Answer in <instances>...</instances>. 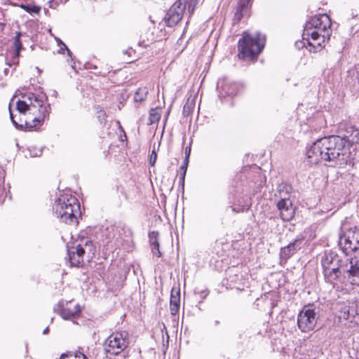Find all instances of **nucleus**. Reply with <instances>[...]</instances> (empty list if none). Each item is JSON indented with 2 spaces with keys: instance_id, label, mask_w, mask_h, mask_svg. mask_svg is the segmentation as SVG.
<instances>
[{
  "instance_id": "nucleus-5",
  "label": "nucleus",
  "mask_w": 359,
  "mask_h": 359,
  "mask_svg": "<svg viewBox=\"0 0 359 359\" xmlns=\"http://www.w3.org/2000/svg\"><path fill=\"white\" fill-rule=\"evenodd\" d=\"M96 252V248L91 238L79 234L72 246H67L68 261L71 266H80L84 262V257L92 259Z\"/></svg>"
},
{
  "instance_id": "nucleus-22",
  "label": "nucleus",
  "mask_w": 359,
  "mask_h": 359,
  "mask_svg": "<svg viewBox=\"0 0 359 359\" xmlns=\"http://www.w3.org/2000/svg\"><path fill=\"white\" fill-rule=\"evenodd\" d=\"M226 276L231 286L240 290L243 276L238 269L234 266L229 268L226 271Z\"/></svg>"
},
{
  "instance_id": "nucleus-14",
  "label": "nucleus",
  "mask_w": 359,
  "mask_h": 359,
  "mask_svg": "<svg viewBox=\"0 0 359 359\" xmlns=\"http://www.w3.org/2000/svg\"><path fill=\"white\" fill-rule=\"evenodd\" d=\"M53 310L64 320L76 319L81 313L80 306L78 304H74L72 301L66 302L60 301L54 306Z\"/></svg>"
},
{
  "instance_id": "nucleus-30",
  "label": "nucleus",
  "mask_w": 359,
  "mask_h": 359,
  "mask_svg": "<svg viewBox=\"0 0 359 359\" xmlns=\"http://www.w3.org/2000/svg\"><path fill=\"white\" fill-rule=\"evenodd\" d=\"M148 90L146 87L139 88L135 93L134 101L136 102H142L147 98Z\"/></svg>"
},
{
  "instance_id": "nucleus-16",
  "label": "nucleus",
  "mask_w": 359,
  "mask_h": 359,
  "mask_svg": "<svg viewBox=\"0 0 359 359\" xmlns=\"http://www.w3.org/2000/svg\"><path fill=\"white\" fill-rule=\"evenodd\" d=\"M50 106L49 104L45 105L44 103L41 104V107H38L36 111L38 114L36 116L33 118L32 121H25L23 122L25 131H32L37 130L39 126H41L46 117L49 116L50 112Z\"/></svg>"
},
{
  "instance_id": "nucleus-15",
  "label": "nucleus",
  "mask_w": 359,
  "mask_h": 359,
  "mask_svg": "<svg viewBox=\"0 0 359 359\" xmlns=\"http://www.w3.org/2000/svg\"><path fill=\"white\" fill-rule=\"evenodd\" d=\"M331 19L327 14H319L311 17L304 25L306 30L316 29L321 32H330Z\"/></svg>"
},
{
  "instance_id": "nucleus-1",
  "label": "nucleus",
  "mask_w": 359,
  "mask_h": 359,
  "mask_svg": "<svg viewBox=\"0 0 359 359\" xmlns=\"http://www.w3.org/2000/svg\"><path fill=\"white\" fill-rule=\"evenodd\" d=\"M266 177L262 168L253 164L245 166L231 180L229 187V199L238 202H261L271 200V194H262Z\"/></svg>"
},
{
  "instance_id": "nucleus-36",
  "label": "nucleus",
  "mask_w": 359,
  "mask_h": 359,
  "mask_svg": "<svg viewBox=\"0 0 359 359\" xmlns=\"http://www.w3.org/2000/svg\"><path fill=\"white\" fill-rule=\"evenodd\" d=\"M22 8H23L27 12L29 13L39 14L41 11V7L38 6L22 5Z\"/></svg>"
},
{
  "instance_id": "nucleus-42",
  "label": "nucleus",
  "mask_w": 359,
  "mask_h": 359,
  "mask_svg": "<svg viewBox=\"0 0 359 359\" xmlns=\"http://www.w3.org/2000/svg\"><path fill=\"white\" fill-rule=\"evenodd\" d=\"M295 46L298 49L303 48L304 47L306 48V46H307L306 41L304 40L303 39L302 41H297L295 42Z\"/></svg>"
},
{
  "instance_id": "nucleus-2",
  "label": "nucleus",
  "mask_w": 359,
  "mask_h": 359,
  "mask_svg": "<svg viewBox=\"0 0 359 359\" xmlns=\"http://www.w3.org/2000/svg\"><path fill=\"white\" fill-rule=\"evenodd\" d=\"M306 156L311 164L327 162L329 166L345 168L351 163V151L333 135L317 139L307 149Z\"/></svg>"
},
{
  "instance_id": "nucleus-29",
  "label": "nucleus",
  "mask_w": 359,
  "mask_h": 359,
  "mask_svg": "<svg viewBox=\"0 0 359 359\" xmlns=\"http://www.w3.org/2000/svg\"><path fill=\"white\" fill-rule=\"evenodd\" d=\"M195 107V100L194 98H191V96L189 97L183 107L182 109V115L184 117L190 116Z\"/></svg>"
},
{
  "instance_id": "nucleus-40",
  "label": "nucleus",
  "mask_w": 359,
  "mask_h": 359,
  "mask_svg": "<svg viewBox=\"0 0 359 359\" xmlns=\"http://www.w3.org/2000/svg\"><path fill=\"white\" fill-rule=\"evenodd\" d=\"M157 158V154L154 149L152 150L149 156V164L151 166H154Z\"/></svg>"
},
{
  "instance_id": "nucleus-4",
  "label": "nucleus",
  "mask_w": 359,
  "mask_h": 359,
  "mask_svg": "<svg viewBox=\"0 0 359 359\" xmlns=\"http://www.w3.org/2000/svg\"><path fill=\"white\" fill-rule=\"evenodd\" d=\"M266 41V36L260 32L255 35L243 32L242 37L238 41V54L239 60L255 62L262 52Z\"/></svg>"
},
{
  "instance_id": "nucleus-28",
  "label": "nucleus",
  "mask_w": 359,
  "mask_h": 359,
  "mask_svg": "<svg viewBox=\"0 0 359 359\" xmlns=\"http://www.w3.org/2000/svg\"><path fill=\"white\" fill-rule=\"evenodd\" d=\"M325 42H322V39L320 40H308L306 41L307 46L306 48L311 53H318L325 46Z\"/></svg>"
},
{
  "instance_id": "nucleus-37",
  "label": "nucleus",
  "mask_w": 359,
  "mask_h": 359,
  "mask_svg": "<svg viewBox=\"0 0 359 359\" xmlns=\"http://www.w3.org/2000/svg\"><path fill=\"white\" fill-rule=\"evenodd\" d=\"M57 45L60 47V50H58L59 53H63L65 50H67V55L69 57H72V53L71 50L68 48V47L66 46L65 43L62 41L61 39H57Z\"/></svg>"
},
{
  "instance_id": "nucleus-51",
  "label": "nucleus",
  "mask_w": 359,
  "mask_h": 359,
  "mask_svg": "<svg viewBox=\"0 0 359 359\" xmlns=\"http://www.w3.org/2000/svg\"><path fill=\"white\" fill-rule=\"evenodd\" d=\"M8 68H6V69H4V73H5V74H8Z\"/></svg>"
},
{
  "instance_id": "nucleus-41",
  "label": "nucleus",
  "mask_w": 359,
  "mask_h": 359,
  "mask_svg": "<svg viewBox=\"0 0 359 359\" xmlns=\"http://www.w3.org/2000/svg\"><path fill=\"white\" fill-rule=\"evenodd\" d=\"M152 42L150 41L149 39H141L139 42H138V46L140 47H142V48H148L150 44H151Z\"/></svg>"
},
{
  "instance_id": "nucleus-48",
  "label": "nucleus",
  "mask_w": 359,
  "mask_h": 359,
  "mask_svg": "<svg viewBox=\"0 0 359 359\" xmlns=\"http://www.w3.org/2000/svg\"><path fill=\"white\" fill-rule=\"evenodd\" d=\"M170 108L168 110L167 113H166V115H165V121L167 120L168 116H169V114H170Z\"/></svg>"
},
{
  "instance_id": "nucleus-35",
  "label": "nucleus",
  "mask_w": 359,
  "mask_h": 359,
  "mask_svg": "<svg viewBox=\"0 0 359 359\" xmlns=\"http://www.w3.org/2000/svg\"><path fill=\"white\" fill-rule=\"evenodd\" d=\"M187 168H188V165H184V164H182V165L180 168V175L179 183L182 186H184V180H185V176H186Z\"/></svg>"
},
{
  "instance_id": "nucleus-43",
  "label": "nucleus",
  "mask_w": 359,
  "mask_h": 359,
  "mask_svg": "<svg viewBox=\"0 0 359 359\" xmlns=\"http://www.w3.org/2000/svg\"><path fill=\"white\" fill-rule=\"evenodd\" d=\"M191 151V144L190 143L189 146L185 147V150H184L185 156L190 157Z\"/></svg>"
},
{
  "instance_id": "nucleus-44",
  "label": "nucleus",
  "mask_w": 359,
  "mask_h": 359,
  "mask_svg": "<svg viewBox=\"0 0 359 359\" xmlns=\"http://www.w3.org/2000/svg\"><path fill=\"white\" fill-rule=\"evenodd\" d=\"M189 162V157L184 156L182 164L188 165Z\"/></svg>"
},
{
  "instance_id": "nucleus-8",
  "label": "nucleus",
  "mask_w": 359,
  "mask_h": 359,
  "mask_svg": "<svg viewBox=\"0 0 359 359\" xmlns=\"http://www.w3.org/2000/svg\"><path fill=\"white\" fill-rule=\"evenodd\" d=\"M20 96L22 99L16 102V109L22 114H25L27 111L35 114L37 107H41L48 100L47 95L43 92L37 93L27 91L21 93Z\"/></svg>"
},
{
  "instance_id": "nucleus-46",
  "label": "nucleus",
  "mask_w": 359,
  "mask_h": 359,
  "mask_svg": "<svg viewBox=\"0 0 359 359\" xmlns=\"http://www.w3.org/2000/svg\"><path fill=\"white\" fill-rule=\"evenodd\" d=\"M67 356V354L66 353H62L60 356V359H65V358Z\"/></svg>"
},
{
  "instance_id": "nucleus-17",
  "label": "nucleus",
  "mask_w": 359,
  "mask_h": 359,
  "mask_svg": "<svg viewBox=\"0 0 359 359\" xmlns=\"http://www.w3.org/2000/svg\"><path fill=\"white\" fill-rule=\"evenodd\" d=\"M26 33L18 32L16 33L13 38V43L11 46L10 54L11 58H7L6 64L11 67L13 65L17 66L19 65V57L20 56L21 50H24L22 41L21 40L22 36H26Z\"/></svg>"
},
{
  "instance_id": "nucleus-53",
  "label": "nucleus",
  "mask_w": 359,
  "mask_h": 359,
  "mask_svg": "<svg viewBox=\"0 0 359 359\" xmlns=\"http://www.w3.org/2000/svg\"><path fill=\"white\" fill-rule=\"evenodd\" d=\"M318 121H320V122H323V119L322 118H318Z\"/></svg>"
},
{
  "instance_id": "nucleus-31",
  "label": "nucleus",
  "mask_w": 359,
  "mask_h": 359,
  "mask_svg": "<svg viewBox=\"0 0 359 359\" xmlns=\"http://www.w3.org/2000/svg\"><path fill=\"white\" fill-rule=\"evenodd\" d=\"M160 118L161 115L158 113V109L157 108H152L149 110L147 125L150 126L154 123H158Z\"/></svg>"
},
{
  "instance_id": "nucleus-20",
  "label": "nucleus",
  "mask_w": 359,
  "mask_h": 359,
  "mask_svg": "<svg viewBox=\"0 0 359 359\" xmlns=\"http://www.w3.org/2000/svg\"><path fill=\"white\" fill-rule=\"evenodd\" d=\"M252 0H239L233 18L234 25L240 23L243 18H249L251 15Z\"/></svg>"
},
{
  "instance_id": "nucleus-19",
  "label": "nucleus",
  "mask_w": 359,
  "mask_h": 359,
  "mask_svg": "<svg viewBox=\"0 0 359 359\" xmlns=\"http://www.w3.org/2000/svg\"><path fill=\"white\" fill-rule=\"evenodd\" d=\"M274 196V202H292L295 199V191L291 184L283 182L278 184Z\"/></svg>"
},
{
  "instance_id": "nucleus-21",
  "label": "nucleus",
  "mask_w": 359,
  "mask_h": 359,
  "mask_svg": "<svg viewBox=\"0 0 359 359\" xmlns=\"http://www.w3.org/2000/svg\"><path fill=\"white\" fill-rule=\"evenodd\" d=\"M303 39L308 40H320L322 39V42H325L326 40H329L330 32H327L326 33L321 32L320 30L316 29H309L306 30V28L304 27L303 30Z\"/></svg>"
},
{
  "instance_id": "nucleus-13",
  "label": "nucleus",
  "mask_w": 359,
  "mask_h": 359,
  "mask_svg": "<svg viewBox=\"0 0 359 359\" xmlns=\"http://www.w3.org/2000/svg\"><path fill=\"white\" fill-rule=\"evenodd\" d=\"M188 0H177L169 8L164 20L168 27L175 26L182 19L186 9H187Z\"/></svg>"
},
{
  "instance_id": "nucleus-33",
  "label": "nucleus",
  "mask_w": 359,
  "mask_h": 359,
  "mask_svg": "<svg viewBox=\"0 0 359 359\" xmlns=\"http://www.w3.org/2000/svg\"><path fill=\"white\" fill-rule=\"evenodd\" d=\"M251 203H233L230 208L234 212L239 213L249 210Z\"/></svg>"
},
{
  "instance_id": "nucleus-49",
  "label": "nucleus",
  "mask_w": 359,
  "mask_h": 359,
  "mask_svg": "<svg viewBox=\"0 0 359 359\" xmlns=\"http://www.w3.org/2000/svg\"><path fill=\"white\" fill-rule=\"evenodd\" d=\"M219 323H220L219 321L217 320L215 321V325H216V326L218 325Z\"/></svg>"
},
{
  "instance_id": "nucleus-54",
  "label": "nucleus",
  "mask_w": 359,
  "mask_h": 359,
  "mask_svg": "<svg viewBox=\"0 0 359 359\" xmlns=\"http://www.w3.org/2000/svg\"><path fill=\"white\" fill-rule=\"evenodd\" d=\"M0 25H1V26H4V24H2V23H0Z\"/></svg>"
},
{
  "instance_id": "nucleus-10",
  "label": "nucleus",
  "mask_w": 359,
  "mask_h": 359,
  "mask_svg": "<svg viewBox=\"0 0 359 359\" xmlns=\"http://www.w3.org/2000/svg\"><path fill=\"white\" fill-rule=\"evenodd\" d=\"M333 135L341 140L344 148L347 151H350L351 147L357 144L359 140L358 130L351 123L346 121L339 124L337 134Z\"/></svg>"
},
{
  "instance_id": "nucleus-6",
  "label": "nucleus",
  "mask_w": 359,
  "mask_h": 359,
  "mask_svg": "<svg viewBox=\"0 0 359 359\" xmlns=\"http://www.w3.org/2000/svg\"><path fill=\"white\" fill-rule=\"evenodd\" d=\"M128 344L126 332H116L112 333L103 344V349L106 357L109 359H126L128 354L126 348Z\"/></svg>"
},
{
  "instance_id": "nucleus-9",
  "label": "nucleus",
  "mask_w": 359,
  "mask_h": 359,
  "mask_svg": "<svg viewBox=\"0 0 359 359\" xmlns=\"http://www.w3.org/2000/svg\"><path fill=\"white\" fill-rule=\"evenodd\" d=\"M55 216L68 224H78L81 217V203H55L53 207Z\"/></svg>"
},
{
  "instance_id": "nucleus-39",
  "label": "nucleus",
  "mask_w": 359,
  "mask_h": 359,
  "mask_svg": "<svg viewBox=\"0 0 359 359\" xmlns=\"http://www.w3.org/2000/svg\"><path fill=\"white\" fill-rule=\"evenodd\" d=\"M117 123L118 125V128L120 129L121 132L123 133L119 135V140L121 142L126 141L127 135H126L125 130H123V128L121 126V123L119 121H117Z\"/></svg>"
},
{
  "instance_id": "nucleus-45",
  "label": "nucleus",
  "mask_w": 359,
  "mask_h": 359,
  "mask_svg": "<svg viewBox=\"0 0 359 359\" xmlns=\"http://www.w3.org/2000/svg\"><path fill=\"white\" fill-rule=\"evenodd\" d=\"M48 332H49V328H48V327H47L46 328H45V329L43 330V334H48Z\"/></svg>"
},
{
  "instance_id": "nucleus-18",
  "label": "nucleus",
  "mask_w": 359,
  "mask_h": 359,
  "mask_svg": "<svg viewBox=\"0 0 359 359\" xmlns=\"http://www.w3.org/2000/svg\"><path fill=\"white\" fill-rule=\"evenodd\" d=\"M305 245L304 237L299 236L292 242L287 245L280 248V259L287 260L290 258L298 250L302 249Z\"/></svg>"
},
{
  "instance_id": "nucleus-27",
  "label": "nucleus",
  "mask_w": 359,
  "mask_h": 359,
  "mask_svg": "<svg viewBox=\"0 0 359 359\" xmlns=\"http://www.w3.org/2000/svg\"><path fill=\"white\" fill-rule=\"evenodd\" d=\"M79 202L78 198L72 195L70 189L63 190L58 197L55 198V202Z\"/></svg>"
},
{
  "instance_id": "nucleus-50",
  "label": "nucleus",
  "mask_w": 359,
  "mask_h": 359,
  "mask_svg": "<svg viewBox=\"0 0 359 359\" xmlns=\"http://www.w3.org/2000/svg\"><path fill=\"white\" fill-rule=\"evenodd\" d=\"M68 0H59L60 3H66Z\"/></svg>"
},
{
  "instance_id": "nucleus-25",
  "label": "nucleus",
  "mask_w": 359,
  "mask_h": 359,
  "mask_svg": "<svg viewBox=\"0 0 359 359\" xmlns=\"http://www.w3.org/2000/svg\"><path fill=\"white\" fill-rule=\"evenodd\" d=\"M159 233L158 231H151L149 233V243L151 248V252L154 255L160 257H161V252L159 250V242H158Z\"/></svg>"
},
{
  "instance_id": "nucleus-34",
  "label": "nucleus",
  "mask_w": 359,
  "mask_h": 359,
  "mask_svg": "<svg viewBox=\"0 0 359 359\" xmlns=\"http://www.w3.org/2000/svg\"><path fill=\"white\" fill-rule=\"evenodd\" d=\"M9 114H10V118H11V121L12 122V123L13 124V126L18 129V130H22L24 129V125H23V123L22 122V120L20 119V123H19L18 121H16L14 118V116H13V114L11 111V103L9 104Z\"/></svg>"
},
{
  "instance_id": "nucleus-3",
  "label": "nucleus",
  "mask_w": 359,
  "mask_h": 359,
  "mask_svg": "<svg viewBox=\"0 0 359 359\" xmlns=\"http://www.w3.org/2000/svg\"><path fill=\"white\" fill-rule=\"evenodd\" d=\"M325 281L334 286L337 281L344 285H351L350 257H342L332 250H325L320 257Z\"/></svg>"
},
{
  "instance_id": "nucleus-26",
  "label": "nucleus",
  "mask_w": 359,
  "mask_h": 359,
  "mask_svg": "<svg viewBox=\"0 0 359 359\" xmlns=\"http://www.w3.org/2000/svg\"><path fill=\"white\" fill-rule=\"evenodd\" d=\"M93 108L95 112V116L97 121L102 126H104L107 123V119L108 118V114H107L105 109L100 104H95Z\"/></svg>"
},
{
  "instance_id": "nucleus-12",
  "label": "nucleus",
  "mask_w": 359,
  "mask_h": 359,
  "mask_svg": "<svg viewBox=\"0 0 359 359\" xmlns=\"http://www.w3.org/2000/svg\"><path fill=\"white\" fill-rule=\"evenodd\" d=\"M244 88L243 83L232 81L226 76L219 79L217 83V90L221 99L226 97H233L242 93Z\"/></svg>"
},
{
  "instance_id": "nucleus-11",
  "label": "nucleus",
  "mask_w": 359,
  "mask_h": 359,
  "mask_svg": "<svg viewBox=\"0 0 359 359\" xmlns=\"http://www.w3.org/2000/svg\"><path fill=\"white\" fill-rule=\"evenodd\" d=\"M318 311L313 305H308L299 311L297 315V326L302 332L313 331L317 324Z\"/></svg>"
},
{
  "instance_id": "nucleus-23",
  "label": "nucleus",
  "mask_w": 359,
  "mask_h": 359,
  "mask_svg": "<svg viewBox=\"0 0 359 359\" xmlns=\"http://www.w3.org/2000/svg\"><path fill=\"white\" fill-rule=\"evenodd\" d=\"M292 205L293 203H276L283 220L290 221L294 217L295 210Z\"/></svg>"
},
{
  "instance_id": "nucleus-38",
  "label": "nucleus",
  "mask_w": 359,
  "mask_h": 359,
  "mask_svg": "<svg viewBox=\"0 0 359 359\" xmlns=\"http://www.w3.org/2000/svg\"><path fill=\"white\" fill-rule=\"evenodd\" d=\"M199 1L200 0H188L187 11L189 15L194 13L195 8L198 4Z\"/></svg>"
},
{
  "instance_id": "nucleus-52",
  "label": "nucleus",
  "mask_w": 359,
  "mask_h": 359,
  "mask_svg": "<svg viewBox=\"0 0 359 359\" xmlns=\"http://www.w3.org/2000/svg\"><path fill=\"white\" fill-rule=\"evenodd\" d=\"M109 243V240L104 241V245H108Z\"/></svg>"
},
{
  "instance_id": "nucleus-24",
  "label": "nucleus",
  "mask_w": 359,
  "mask_h": 359,
  "mask_svg": "<svg viewBox=\"0 0 359 359\" xmlns=\"http://www.w3.org/2000/svg\"><path fill=\"white\" fill-rule=\"evenodd\" d=\"M180 306V289L172 288L170 292V313L175 316L178 313Z\"/></svg>"
},
{
  "instance_id": "nucleus-55",
  "label": "nucleus",
  "mask_w": 359,
  "mask_h": 359,
  "mask_svg": "<svg viewBox=\"0 0 359 359\" xmlns=\"http://www.w3.org/2000/svg\"><path fill=\"white\" fill-rule=\"evenodd\" d=\"M358 359H359V351L358 352Z\"/></svg>"
},
{
  "instance_id": "nucleus-32",
  "label": "nucleus",
  "mask_w": 359,
  "mask_h": 359,
  "mask_svg": "<svg viewBox=\"0 0 359 359\" xmlns=\"http://www.w3.org/2000/svg\"><path fill=\"white\" fill-rule=\"evenodd\" d=\"M355 311L351 309L349 306H345L342 307L339 311V318L344 320H349L351 317H354Z\"/></svg>"
},
{
  "instance_id": "nucleus-47",
  "label": "nucleus",
  "mask_w": 359,
  "mask_h": 359,
  "mask_svg": "<svg viewBox=\"0 0 359 359\" xmlns=\"http://www.w3.org/2000/svg\"><path fill=\"white\" fill-rule=\"evenodd\" d=\"M320 205L322 206L321 211L324 212V210H323V209L325 208L324 205H326V203H320Z\"/></svg>"
},
{
  "instance_id": "nucleus-7",
  "label": "nucleus",
  "mask_w": 359,
  "mask_h": 359,
  "mask_svg": "<svg viewBox=\"0 0 359 359\" xmlns=\"http://www.w3.org/2000/svg\"><path fill=\"white\" fill-rule=\"evenodd\" d=\"M341 229L344 232L340 236L339 246L345 255H349L353 252L359 250V228L355 225H351L348 219L341 224Z\"/></svg>"
}]
</instances>
